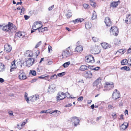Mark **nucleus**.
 <instances>
[{
    "instance_id": "1",
    "label": "nucleus",
    "mask_w": 131,
    "mask_h": 131,
    "mask_svg": "<svg viewBox=\"0 0 131 131\" xmlns=\"http://www.w3.org/2000/svg\"><path fill=\"white\" fill-rule=\"evenodd\" d=\"M101 78H99L96 80L93 84L94 86H96L97 89H100L102 88V86L101 83Z\"/></svg>"
},
{
    "instance_id": "2",
    "label": "nucleus",
    "mask_w": 131,
    "mask_h": 131,
    "mask_svg": "<svg viewBox=\"0 0 131 131\" xmlns=\"http://www.w3.org/2000/svg\"><path fill=\"white\" fill-rule=\"evenodd\" d=\"M114 84L112 82H106L105 85V89L103 91H106L109 90L114 88Z\"/></svg>"
},
{
    "instance_id": "3",
    "label": "nucleus",
    "mask_w": 131,
    "mask_h": 131,
    "mask_svg": "<svg viewBox=\"0 0 131 131\" xmlns=\"http://www.w3.org/2000/svg\"><path fill=\"white\" fill-rule=\"evenodd\" d=\"M7 31L10 34L13 32H15L16 31V27L13 23L10 22V25Z\"/></svg>"
},
{
    "instance_id": "4",
    "label": "nucleus",
    "mask_w": 131,
    "mask_h": 131,
    "mask_svg": "<svg viewBox=\"0 0 131 131\" xmlns=\"http://www.w3.org/2000/svg\"><path fill=\"white\" fill-rule=\"evenodd\" d=\"M70 122H72L73 124L75 126H76L79 125L80 121L78 117L74 116L71 118Z\"/></svg>"
},
{
    "instance_id": "5",
    "label": "nucleus",
    "mask_w": 131,
    "mask_h": 131,
    "mask_svg": "<svg viewBox=\"0 0 131 131\" xmlns=\"http://www.w3.org/2000/svg\"><path fill=\"white\" fill-rule=\"evenodd\" d=\"M110 32L111 35L117 36L118 32V29L116 26L112 27L110 29Z\"/></svg>"
},
{
    "instance_id": "6",
    "label": "nucleus",
    "mask_w": 131,
    "mask_h": 131,
    "mask_svg": "<svg viewBox=\"0 0 131 131\" xmlns=\"http://www.w3.org/2000/svg\"><path fill=\"white\" fill-rule=\"evenodd\" d=\"M85 60L86 62L88 63H93L95 61L94 57L91 55L85 57Z\"/></svg>"
},
{
    "instance_id": "7",
    "label": "nucleus",
    "mask_w": 131,
    "mask_h": 131,
    "mask_svg": "<svg viewBox=\"0 0 131 131\" xmlns=\"http://www.w3.org/2000/svg\"><path fill=\"white\" fill-rule=\"evenodd\" d=\"M112 97L113 99L115 100L120 98V94L119 91L117 89H115L113 92Z\"/></svg>"
},
{
    "instance_id": "8",
    "label": "nucleus",
    "mask_w": 131,
    "mask_h": 131,
    "mask_svg": "<svg viewBox=\"0 0 131 131\" xmlns=\"http://www.w3.org/2000/svg\"><path fill=\"white\" fill-rule=\"evenodd\" d=\"M19 78L21 80H24L27 79V77L23 70H19L18 72Z\"/></svg>"
},
{
    "instance_id": "9",
    "label": "nucleus",
    "mask_w": 131,
    "mask_h": 131,
    "mask_svg": "<svg viewBox=\"0 0 131 131\" xmlns=\"http://www.w3.org/2000/svg\"><path fill=\"white\" fill-rule=\"evenodd\" d=\"M70 48V47H69L66 49V50H65L62 52V55L63 58H66L69 57L71 55L69 51L68 50V49Z\"/></svg>"
},
{
    "instance_id": "10",
    "label": "nucleus",
    "mask_w": 131,
    "mask_h": 131,
    "mask_svg": "<svg viewBox=\"0 0 131 131\" xmlns=\"http://www.w3.org/2000/svg\"><path fill=\"white\" fill-rule=\"evenodd\" d=\"M9 25H10V22H9L8 23L7 25H6L5 26H3L2 25H0V28H1L3 30L6 31L8 32L7 30L9 29L8 28Z\"/></svg>"
},
{
    "instance_id": "11",
    "label": "nucleus",
    "mask_w": 131,
    "mask_h": 131,
    "mask_svg": "<svg viewBox=\"0 0 131 131\" xmlns=\"http://www.w3.org/2000/svg\"><path fill=\"white\" fill-rule=\"evenodd\" d=\"M84 75L85 77L91 78L92 77V74L90 71H87L84 72Z\"/></svg>"
},
{
    "instance_id": "12",
    "label": "nucleus",
    "mask_w": 131,
    "mask_h": 131,
    "mask_svg": "<svg viewBox=\"0 0 131 131\" xmlns=\"http://www.w3.org/2000/svg\"><path fill=\"white\" fill-rule=\"evenodd\" d=\"M104 22L107 26H110L112 25V22L109 17L105 18Z\"/></svg>"
},
{
    "instance_id": "13",
    "label": "nucleus",
    "mask_w": 131,
    "mask_h": 131,
    "mask_svg": "<svg viewBox=\"0 0 131 131\" xmlns=\"http://www.w3.org/2000/svg\"><path fill=\"white\" fill-rule=\"evenodd\" d=\"M4 50H6L7 52H8L10 51L12 49V47L9 44H6L4 46Z\"/></svg>"
},
{
    "instance_id": "14",
    "label": "nucleus",
    "mask_w": 131,
    "mask_h": 131,
    "mask_svg": "<svg viewBox=\"0 0 131 131\" xmlns=\"http://www.w3.org/2000/svg\"><path fill=\"white\" fill-rule=\"evenodd\" d=\"M35 60L33 58H29L26 61V62L27 64L29 66H32L34 63V62Z\"/></svg>"
},
{
    "instance_id": "15",
    "label": "nucleus",
    "mask_w": 131,
    "mask_h": 131,
    "mask_svg": "<svg viewBox=\"0 0 131 131\" xmlns=\"http://www.w3.org/2000/svg\"><path fill=\"white\" fill-rule=\"evenodd\" d=\"M15 60H14L11 63V68L10 69V72H12L14 71V70L16 69V66L15 64Z\"/></svg>"
},
{
    "instance_id": "16",
    "label": "nucleus",
    "mask_w": 131,
    "mask_h": 131,
    "mask_svg": "<svg viewBox=\"0 0 131 131\" xmlns=\"http://www.w3.org/2000/svg\"><path fill=\"white\" fill-rule=\"evenodd\" d=\"M128 125V124L127 122H124L120 126L121 130H124L126 129Z\"/></svg>"
},
{
    "instance_id": "17",
    "label": "nucleus",
    "mask_w": 131,
    "mask_h": 131,
    "mask_svg": "<svg viewBox=\"0 0 131 131\" xmlns=\"http://www.w3.org/2000/svg\"><path fill=\"white\" fill-rule=\"evenodd\" d=\"M101 45L102 47L105 49L109 48L111 47V46L110 45L105 42L101 43Z\"/></svg>"
},
{
    "instance_id": "18",
    "label": "nucleus",
    "mask_w": 131,
    "mask_h": 131,
    "mask_svg": "<svg viewBox=\"0 0 131 131\" xmlns=\"http://www.w3.org/2000/svg\"><path fill=\"white\" fill-rule=\"evenodd\" d=\"M125 22L127 24L131 23V15H129L126 17Z\"/></svg>"
},
{
    "instance_id": "19",
    "label": "nucleus",
    "mask_w": 131,
    "mask_h": 131,
    "mask_svg": "<svg viewBox=\"0 0 131 131\" xmlns=\"http://www.w3.org/2000/svg\"><path fill=\"white\" fill-rule=\"evenodd\" d=\"M120 3L119 0L117 2H114L111 3L110 5L111 7H116Z\"/></svg>"
},
{
    "instance_id": "20",
    "label": "nucleus",
    "mask_w": 131,
    "mask_h": 131,
    "mask_svg": "<svg viewBox=\"0 0 131 131\" xmlns=\"http://www.w3.org/2000/svg\"><path fill=\"white\" fill-rule=\"evenodd\" d=\"M55 88V87L54 86V84H51L48 87V91L49 92H53V90Z\"/></svg>"
},
{
    "instance_id": "21",
    "label": "nucleus",
    "mask_w": 131,
    "mask_h": 131,
    "mask_svg": "<svg viewBox=\"0 0 131 131\" xmlns=\"http://www.w3.org/2000/svg\"><path fill=\"white\" fill-rule=\"evenodd\" d=\"M6 69L5 66L3 63L0 62V72L4 71Z\"/></svg>"
},
{
    "instance_id": "22",
    "label": "nucleus",
    "mask_w": 131,
    "mask_h": 131,
    "mask_svg": "<svg viewBox=\"0 0 131 131\" xmlns=\"http://www.w3.org/2000/svg\"><path fill=\"white\" fill-rule=\"evenodd\" d=\"M89 68V67H87L85 65H83L81 66L80 67V70L83 71L86 70H88Z\"/></svg>"
},
{
    "instance_id": "23",
    "label": "nucleus",
    "mask_w": 131,
    "mask_h": 131,
    "mask_svg": "<svg viewBox=\"0 0 131 131\" xmlns=\"http://www.w3.org/2000/svg\"><path fill=\"white\" fill-rule=\"evenodd\" d=\"M75 50L78 52H81L83 50V47L81 46H77L75 49Z\"/></svg>"
},
{
    "instance_id": "24",
    "label": "nucleus",
    "mask_w": 131,
    "mask_h": 131,
    "mask_svg": "<svg viewBox=\"0 0 131 131\" xmlns=\"http://www.w3.org/2000/svg\"><path fill=\"white\" fill-rule=\"evenodd\" d=\"M46 112L47 113H49L51 114L52 113H57V112H60L58 111L57 110H55L53 111H51V109H49L46 110Z\"/></svg>"
},
{
    "instance_id": "25",
    "label": "nucleus",
    "mask_w": 131,
    "mask_h": 131,
    "mask_svg": "<svg viewBox=\"0 0 131 131\" xmlns=\"http://www.w3.org/2000/svg\"><path fill=\"white\" fill-rule=\"evenodd\" d=\"M16 36L18 37L19 38H22L24 36V35L22 34V32L20 31L16 33L15 34Z\"/></svg>"
},
{
    "instance_id": "26",
    "label": "nucleus",
    "mask_w": 131,
    "mask_h": 131,
    "mask_svg": "<svg viewBox=\"0 0 131 131\" xmlns=\"http://www.w3.org/2000/svg\"><path fill=\"white\" fill-rule=\"evenodd\" d=\"M26 123V122H23L22 123H20L18 124L17 127L19 129H21L23 127Z\"/></svg>"
},
{
    "instance_id": "27",
    "label": "nucleus",
    "mask_w": 131,
    "mask_h": 131,
    "mask_svg": "<svg viewBox=\"0 0 131 131\" xmlns=\"http://www.w3.org/2000/svg\"><path fill=\"white\" fill-rule=\"evenodd\" d=\"M39 23V24H40L41 23H40L39 22H38V21H36L35 22H34L33 24V25L32 26V29L34 30H36V25H37Z\"/></svg>"
},
{
    "instance_id": "28",
    "label": "nucleus",
    "mask_w": 131,
    "mask_h": 131,
    "mask_svg": "<svg viewBox=\"0 0 131 131\" xmlns=\"http://www.w3.org/2000/svg\"><path fill=\"white\" fill-rule=\"evenodd\" d=\"M92 27V24L91 23H88L85 24V28L87 29H89Z\"/></svg>"
},
{
    "instance_id": "29",
    "label": "nucleus",
    "mask_w": 131,
    "mask_h": 131,
    "mask_svg": "<svg viewBox=\"0 0 131 131\" xmlns=\"http://www.w3.org/2000/svg\"><path fill=\"white\" fill-rule=\"evenodd\" d=\"M97 17V15L95 12L94 10L92 13V20L95 19Z\"/></svg>"
},
{
    "instance_id": "30",
    "label": "nucleus",
    "mask_w": 131,
    "mask_h": 131,
    "mask_svg": "<svg viewBox=\"0 0 131 131\" xmlns=\"http://www.w3.org/2000/svg\"><path fill=\"white\" fill-rule=\"evenodd\" d=\"M121 70H126V71H129L130 70V68L128 67L125 66L121 68Z\"/></svg>"
},
{
    "instance_id": "31",
    "label": "nucleus",
    "mask_w": 131,
    "mask_h": 131,
    "mask_svg": "<svg viewBox=\"0 0 131 131\" xmlns=\"http://www.w3.org/2000/svg\"><path fill=\"white\" fill-rule=\"evenodd\" d=\"M128 63V60L126 59H124L121 62V63L122 65H125L126 64Z\"/></svg>"
},
{
    "instance_id": "32",
    "label": "nucleus",
    "mask_w": 131,
    "mask_h": 131,
    "mask_svg": "<svg viewBox=\"0 0 131 131\" xmlns=\"http://www.w3.org/2000/svg\"><path fill=\"white\" fill-rule=\"evenodd\" d=\"M27 56L28 57H32L33 56V53L32 51L28 50L27 51Z\"/></svg>"
},
{
    "instance_id": "33",
    "label": "nucleus",
    "mask_w": 131,
    "mask_h": 131,
    "mask_svg": "<svg viewBox=\"0 0 131 131\" xmlns=\"http://www.w3.org/2000/svg\"><path fill=\"white\" fill-rule=\"evenodd\" d=\"M126 49H121L118 50L117 52H119L122 54L126 52Z\"/></svg>"
},
{
    "instance_id": "34",
    "label": "nucleus",
    "mask_w": 131,
    "mask_h": 131,
    "mask_svg": "<svg viewBox=\"0 0 131 131\" xmlns=\"http://www.w3.org/2000/svg\"><path fill=\"white\" fill-rule=\"evenodd\" d=\"M70 64V61H69L66 62L63 64L62 66L64 68H67L69 66Z\"/></svg>"
},
{
    "instance_id": "35",
    "label": "nucleus",
    "mask_w": 131,
    "mask_h": 131,
    "mask_svg": "<svg viewBox=\"0 0 131 131\" xmlns=\"http://www.w3.org/2000/svg\"><path fill=\"white\" fill-rule=\"evenodd\" d=\"M39 96L38 95H35L33 96L32 99L34 101H35L39 99Z\"/></svg>"
},
{
    "instance_id": "36",
    "label": "nucleus",
    "mask_w": 131,
    "mask_h": 131,
    "mask_svg": "<svg viewBox=\"0 0 131 131\" xmlns=\"http://www.w3.org/2000/svg\"><path fill=\"white\" fill-rule=\"evenodd\" d=\"M36 29L38 30L39 32H42L44 31L45 30L43 29V28L42 27V26L37 28Z\"/></svg>"
},
{
    "instance_id": "37",
    "label": "nucleus",
    "mask_w": 131,
    "mask_h": 131,
    "mask_svg": "<svg viewBox=\"0 0 131 131\" xmlns=\"http://www.w3.org/2000/svg\"><path fill=\"white\" fill-rule=\"evenodd\" d=\"M72 16L71 13V12L70 10H68V13L67 14V18H69L70 17Z\"/></svg>"
},
{
    "instance_id": "38",
    "label": "nucleus",
    "mask_w": 131,
    "mask_h": 131,
    "mask_svg": "<svg viewBox=\"0 0 131 131\" xmlns=\"http://www.w3.org/2000/svg\"><path fill=\"white\" fill-rule=\"evenodd\" d=\"M66 73L64 72H63L58 73L57 74V75L59 77H62L63 75H64Z\"/></svg>"
},
{
    "instance_id": "39",
    "label": "nucleus",
    "mask_w": 131,
    "mask_h": 131,
    "mask_svg": "<svg viewBox=\"0 0 131 131\" xmlns=\"http://www.w3.org/2000/svg\"><path fill=\"white\" fill-rule=\"evenodd\" d=\"M62 96L60 97V96L58 95L57 96V99L58 100H61L65 98V96H64L63 97H62Z\"/></svg>"
},
{
    "instance_id": "40",
    "label": "nucleus",
    "mask_w": 131,
    "mask_h": 131,
    "mask_svg": "<svg viewBox=\"0 0 131 131\" xmlns=\"http://www.w3.org/2000/svg\"><path fill=\"white\" fill-rule=\"evenodd\" d=\"M30 73H31L32 75L33 76H35L36 74V72L35 70H30Z\"/></svg>"
},
{
    "instance_id": "41",
    "label": "nucleus",
    "mask_w": 131,
    "mask_h": 131,
    "mask_svg": "<svg viewBox=\"0 0 131 131\" xmlns=\"http://www.w3.org/2000/svg\"><path fill=\"white\" fill-rule=\"evenodd\" d=\"M79 21H80V18H78L77 19H76L74 20H73L72 21V22L74 23L75 24L77 23H79Z\"/></svg>"
},
{
    "instance_id": "42",
    "label": "nucleus",
    "mask_w": 131,
    "mask_h": 131,
    "mask_svg": "<svg viewBox=\"0 0 131 131\" xmlns=\"http://www.w3.org/2000/svg\"><path fill=\"white\" fill-rule=\"evenodd\" d=\"M57 76L56 74H54L51 76L50 79L53 80L57 78Z\"/></svg>"
},
{
    "instance_id": "43",
    "label": "nucleus",
    "mask_w": 131,
    "mask_h": 131,
    "mask_svg": "<svg viewBox=\"0 0 131 131\" xmlns=\"http://www.w3.org/2000/svg\"><path fill=\"white\" fill-rule=\"evenodd\" d=\"M90 5L93 7H95L96 6V4L94 2L90 3Z\"/></svg>"
},
{
    "instance_id": "44",
    "label": "nucleus",
    "mask_w": 131,
    "mask_h": 131,
    "mask_svg": "<svg viewBox=\"0 0 131 131\" xmlns=\"http://www.w3.org/2000/svg\"><path fill=\"white\" fill-rule=\"evenodd\" d=\"M83 99V97L82 96H81L78 98L77 99L78 101L79 102L82 101Z\"/></svg>"
},
{
    "instance_id": "45",
    "label": "nucleus",
    "mask_w": 131,
    "mask_h": 131,
    "mask_svg": "<svg viewBox=\"0 0 131 131\" xmlns=\"http://www.w3.org/2000/svg\"><path fill=\"white\" fill-rule=\"evenodd\" d=\"M83 6L84 8L86 9L88 8L89 5L86 4H83Z\"/></svg>"
},
{
    "instance_id": "46",
    "label": "nucleus",
    "mask_w": 131,
    "mask_h": 131,
    "mask_svg": "<svg viewBox=\"0 0 131 131\" xmlns=\"http://www.w3.org/2000/svg\"><path fill=\"white\" fill-rule=\"evenodd\" d=\"M41 43V41H40L38 42L36 44V45L35 47V48H37L39 47V46Z\"/></svg>"
},
{
    "instance_id": "47",
    "label": "nucleus",
    "mask_w": 131,
    "mask_h": 131,
    "mask_svg": "<svg viewBox=\"0 0 131 131\" xmlns=\"http://www.w3.org/2000/svg\"><path fill=\"white\" fill-rule=\"evenodd\" d=\"M8 113L9 116H14L13 112L12 111H8Z\"/></svg>"
},
{
    "instance_id": "48",
    "label": "nucleus",
    "mask_w": 131,
    "mask_h": 131,
    "mask_svg": "<svg viewBox=\"0 0 131 131\" xmlns=\"http://www.w3.org/2000/svg\"><path fill=\"white\" fill-rule=\"evenodd\" d=\"M108 108L109 110L113 109L114 108V107L111 105H108Z\"/></svg>"
},
{
    "instance_id": "49",
    "label": "nucleus",
    "mask_w": 131,
    "mask_h": 131,
    "mask_svg": "<svg viewBox=\"0 0 131 131\" xmlns=\"http://www.w3.org/2000/svg\"><path fill=\"white\" fill-rule=\"evenodd\" d=\"M92 39L93 41L95 42L98 41V39L95 37H92Z\"/></svg>"
},
{
    "instance_id": "50",
    "label": "nucleus",
    "mask_w": 131,
    "mask_h": 131,
    "mask_svg": "<svg viewBox=\"0 0 131 131\" xmlns=\"http://www.w3.org/2000/svg\"><path fill=\"white\" fill-rule=\"evenodd\" d=\"M54 5H52L51 6L49 7L48 8V10L49 11H50L52 10L54 8Z\"/></svg>"
},
{
    "instance_id": "51",
    "label": "nucleus",
    "mask_w": 131,
    "mask_h": 131,
    "mask_svg": "<svg viewBox=\"0 0 131 131\" xmlns=\"http://www.w3.org/2000/svg\"><path fill=\"white\" fill-rule=\"evenodd\" d=\"M21 13H24L25 10V9L23 7H22V8L21 9Z\"/></svg>"
},
{
    "instance_id": "52",
    "label": "nucleus",
    "mask_w": 131,
    "mask_h": 131,
    "mask_svg": "<svg viewBox=\"0 0 131 131\" xmlns=\"http://www.w3.org/2000/svg\"><path fill=\"white\" fill-rule=\"evenodd\" d=\"M25 20H27L30 18V16L26 15H25L24 16Z\"/></svg>"
},
{
    "instance_id": "53",
    "label": "nucleus",
    "mask_w": 131,
    "mask_h": 131,
    "mask_svg": "<svg viewBox=\"0 0 131 131\" xmlns=\"http://www.w3.org/2000/svg\"><path fill=\"white\" fill-rule=\"evenodd\" d=\"M38 79L36 78L33 79L31 81V83H33L35 82Z\"/></svg>"
},
{
    "instance_id": "54",
    "label": "nucleus",
    "mask_w": 131,
    "mask_h": 131,
    "mask_svg": "<svg viewBox=\"0 0 131 131\" xmlns=\"http://www.w3.org/2000/svg\"><path fill=\"white\" fill-rule=\"evenodd\" d=\"M72 105V104L70 103L68 104H66L65 105V107H70Z\"/></svg>"
},
{
    "instance_id": "55",
    "label": "nucleus",
    "mask_w": 131,
    "mask_h": 131,
    "mask_svg": "<svg viewBox=\"0 0 131 131\" xmlns=\"http://www.w3.org/2000/svg\"><path fill=\"white\" fill-rule=\"evenodd\" d=\"M58 95H59V96H60V97H61L62 95L64 96H65V93H64L63 92H62L61 93V95H60V94L59 93H58Z\"/></svg>"
},
{
    "instance_id": "56",
    "label": "nucleus",
    "mask_w": 131,
    "mask_h": 131,
    "mask_svg": "<svg viewBox=\"0 0 131 131\" xmlns=\"http://www.w3.org/2000/svg\"><path fill=\"white\" fill-rule=\"evenodd\" d=\"M112 116L113 117V118H115L116 117V115L115 113H113L112 115Z\"/></svg>"
},
{
    "instance_id": "57",
    "label": "nucleus",
    "mask_w": 131,
    "mask_h": 131,
    "mask_svg": "<svg viewBox=\"0 0 131 131\" xmlns=\"http://www.w3.org/2000/svg\"><path fill=\"white\" fill-rule=\"evenodd\" d=\"M129 64L131 66V57L129 58L128 60Z\"/></svg>"
},
{
    "instance_id": "58",
    "label": "nucleus",
    "mask_w": 131,
    "mask_h": 131,
    "mask_svg": "<svg viewBox=\"0 0 131 131\" xmlns=\"http://www.w3.org/2000/svg\"><path fill=\"white\" fill-rule=\"evenodd\" d=\"M100 68L99 67H95L94 68V70L95 71H98V70L100 69Z\"/></svg>"
},
{
    "instance_id": "59",
    "label": "nucleus",
    "mask_w": 131,
    "mask_h": 131,
    "mask_svg": "<svg viewBox=\"0 0 131 131\" xmlns=\"http://www.w3.org/2000/svg\"><path fill=\"white\" fill-rule=\"evenodd\" d=\"M36 57H37L39 55L40 53V51L39 50H37V51L36 52Z\"/></svg>"
},
{
    "instance_id": "60",
    "label": "nucleus",
    "mask_w": 131,
    "mask_h": 131,
    "mask_svg": "<svg viewBox=\"0 0 131 131\" xmlns=\"http://www.w3.org/2000/svg\"><path fill=\"white\" fill-rule=\"evenodd\" d=\"M46 77V76L45 77V76H44V75H42L40 76H39L38 77V78L40 79H45V77Z\"/></svg>"
},
{
    "instance_id": "61",
    "label": "nucleus",
    "mask_w": 131,
    "mask_h": 131,
    "mask_svg": "<svg viewBox=\"0 0 131 131\" xmlns=\"http://www.w3.org/2000/svg\"><path fill=\"white\" fill-rule=\"evenodd\" d=\"M51 49H52V47L51 46H48V51H49V52L50 51V50H52Z\"/></svg>"
},
{
    "instance_id": "62",
    "label": "nucleus",
    "mask_w": 131,
    "mask_h": 131,
    "mask_svg": "<svg viewBox=\"0 0 131 131\" xmlns=\"http://www.w3.org/2000/svg\"><path fill=\"white\" fill-rule=\"evenodd\" d=\"M89 68H90V69H91L94 70V68L93 66H89Z\"/></svg>"
},
{
    "instance_id": "63",
    "label": "nucleus",
    "mask_w": 131,
    "mask_h": 131,
    "mask_svg": "<svg viewBox=\"0 0 131 131\" xmlns=\"http://www.w3.org/2000/svg\"><path fill=\"white\" fill-rule=\"evenodd\" d=\"M127 52L128 53H130L131 52V46H130L129 48L128 49Z\"/></svg>"
},
{
    "instance_id": "64",
    "label": "nucleus",
    "mask_w": 131,
    "mask_h": 131,
    "mask_svg": "<svg viewBox=\"0 0 131 131\" xmlns=\"http://www.w3.org/2000/svg\"><path fill=\"white\" fill-rule=\"evenodd\" d=\"M4 81V80L2 78H0V82L3 83Z\"/></svg>"
}]
</instances>
